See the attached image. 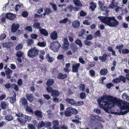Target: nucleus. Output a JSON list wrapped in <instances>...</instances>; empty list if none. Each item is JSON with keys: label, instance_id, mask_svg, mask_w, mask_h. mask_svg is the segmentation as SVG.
<instances>
[{"label": "nucleus", "instance_id": "nucleus-42", "mask_svg": "<svg viewBox=\"0 0 129 129\" xmlns=\"http://www.w3.org/2000/svg\"><path fill=\"white\" fill-rule=\"evenodd\" d=\"M85 85L84 84H80L79 86V89L81 90L84 91L85 90Z\"/></svg>", "mask_w": 129, "mask_h": 129}, {"label": "nucleus", "instance_id": "nucleus-11", "mask_svg": "<svg viewBox=\"0 0 129 129\" xmlns=\"http://www.w3.org/2000/svg\"><path fill=\"white\" fill-rule=\"evenodd\" d=\"M9 105L8 103L4 101H2L1 102V107L3 109H6Z\"/></svg>", "mask_w": 129, "mask_h": 129}, {"label": "nucleus", "instance_id": "nucleus-1", "mask_svg": "<svg viewBox=\"0 0 129 129\" xmlns=\"http://www.w3.org/2000/svg\"><path fill=\"white\" fill-rule=\"evenodd\" d=\"M98 102L100 107L109 113H112V108L116 105L122 110H125L122 112V115L129 112V103L110 95L105 96L100 98Z\"/></svg>", "mask_w": 129, "mask_h": 129}, {"label": "nucleus", "instance_id": "nucleus-12", "mask_svg": "<svg viewBox=\"0 0 129 129\" xmlns=\"http://www.w3.org/2000/svg\"><path fill=\"white\" fill-rule=\"evenodd\" d=\"M80 22L78 20H75L72 22V26L75 28H77L80 26Z\"/></svg>", "mask_w": 129, "mask_h": 129}, {"label": "nucleus", "instance_id": "nucleus-47", "mask_svg": "<svg viewBox=\"0 0 129 129\" xmlns=\"http://www.w3.org/2000/svg\"><path fill=\"white\" fill-rule=\"evenodd\" d=\"M93 36L91 34L88 35L86 38V39L87 40H91L92 39Z\"/></svg>", "mask_w": 129, "mask_h": 129}, {"label": "nucleus", "instance_id": "nucleus-49", "mask_svg": "<svg viewBox=\"0 0 129 129\" xmlns=\"http://www.w3.org/2000/svg\"><path fill=\"white\" fill-rule=\"evenodd\" d=\"M114 83H117L120 82V81L119 78H117L116 79H113L112 81Z\"/></svg>", "mask_w": 129, "mask_h": 129}, {"label": "nucleus", "instance_id": "nucleus-48", "mask_svg": "<svg viewBox=\"0 0 129 129\" xmlns=\"http://www.w3.org/2000/svg\"><path fill=\"white\" fill-rule=\"evenodd\" d=\"M6 35L5 34H2L0 37V40H4L6 37Z\"/></svg>", "mask_w": 129, "mask_h": 129}, {"label": "nucleus", "instance_id": "nucleus-44", "mask_svg": "<svg viewBox=\"0 0 129 129\" xmlns=\"http://www.w3.org/2000/svg\"><path fill=\"white\" fill-rule=\"evenodd\" d=\"M27 127L28 129H35V127L33 125L31 124H28L27 125Z\"/></svg>", "mask_w": 129, "mask_h": 129}, {"label": "nucleus", "instance_id": "nucleus-56", "mask_svg": "<svg viewBox=\"0 0 129 129\" xmlns=\"http://www.w3.org/2000/svg\"><path fill=\"white\" fill-rule=\"evenodd\" d=\"M61 129H69L68 126L65 124H63L60 126Z\"/></svg>", "mask_w": 129, "mask_h": 129}, {"label": "nucleus", "instance_id": "nucleus-41", "mask_svg": "<svg viewBox=\"0 0 129 129\" xmlns=\"http://www.w3.org/2000/svg\"><path fill=\"white\" fill-rule=\"evenodd\" d=\"M68 19L67 18H65L63 19L62 20H60L59 21V23H66L68 20Z\"/></svg>", "mask_w": 129, "mask_h": 129}, {"label": "nucleus", "instance_id": "nucleus-46", "mask_svg": "<svg viewBox=\"0 0 129 129\" xmlns=\"http://www.w3.org/2000/svg\"><path fill=\"white\" fill-rule=\"evenodd\" d=\"M26 30H27L29 31L32 32L33 31V29L31 26H28L26 27L25 28Z\"/></svg>", "mask_w": 129, "mask_h": 129}, {"label": "nucleus", "instance_id": "nucleus-39", "mask_svg": "<svg viewBox=\"0 0 129 129\" xmlns=\"http://www.w3.org/2000/svg\"><path fill=\"white\" fill-rule=\"evenodd\" d=\"M76 43L79 45L80 47H81L82 46V44L81 40H80L77 39L76 41Z\"/></svg>", "mask_w": 129, "mask_h": 129}, {"label": "nucleus", "instance_id": "nucleus-24", "mask_svg": "<svg viewBox=\"0 0 129 129\" xmlns=\"http://www.w3.org/2000/svg\"><path fill=\"white\" fill-rule=\"evenodd\" d=\"M67 77V75L66 74H62L59 73L58 74L57 78L59 79H64Z\"/></svg>", "mask_w": 129, "mask_h": 129}, {"label": "nucleus", "instance_id": "nucleus-59", "mask_svg": "<svg viewBox=\"0 0 129 129\" xmlns=\"http://www.w3.org/2000/svg\"><path fill=\"white\" fill-rule=\"evenodd\" d=\"M72 121L73 122L77 123L78 124L81 123V122L77 119L72 120Z\"/></svg>", "mask_w": 129, "mask_h": 129}, {"label": "nucleus", "instance_id": "nucleus-57", "mask_svg": "<svg viewBox=\"0 0 129 129\" xmlns=\"http://www.w3.org/2000/svg\"><path fill=\"white\" fill-rule=\"evenodd\" d=\"M50 5L52 6L53 9L55 11H56L57 10V7L54 4L50 3Z\"/></svg>", "mask_w": 129, "mask_h": 129}, {"label": "nucleus", "instance_id": "nucleus-32", "mask_svg": "<svg viewBox=\"0 0 129 129\" xmlns=\"http://www.w3.org/2000/svg\"><path fill=\"white\" fill-rule=\"evenodd\" d=\"M33 27L35 28H38L40 29V23L38 22L34 24L33 25Z\"/></svg>", "mask_w": 129, "mask_h": 129}, {"label": "nucleus", "instance_id": "nucleus-45", "mask_svg": "<svg viewBox=\"0 0 129 129\" xmlns=\"http://www.w3.org/2000/svg\"><path fill=\"white\" fill-rule=\"evenodd\" d=\"M85 33L84 30H82L79 33V36H82Z\"/></svg>", "mask_w": 129, "mask_h": 129}, {"label": "nucleus", "instance_id": "nucleus-7", "mask_svg": "<svg viewBox=\"0 0 129 129\" xmlns=\"http://www.w3.org/2000/svg\"><path fill=\"white\" fill-rule=\"evenodd\" d=\"M5 17L10 20H13L15 18L16 16L15 14L9 13L6 14Z\"/></svg>", "mask_w": 129, "mask_h": 129}, {"label": "nucleus", "instance_id": "nucleus-50", "mask_svg": "<svg viewBox=\"0 0 129 129\" xmlns=\"http://www.w3.org/2000/svg\"><path fill=\"white\" fill-rule=\"evenodd\" d=\"M122 52L123 54H128L129 53V50L127 49H123Z\"/></svg>", "mask_w": 129, "mask_h": 129}, {"label": "nucleus", "instance_id": "nucleus-9", "mask_svg": "<svg viewBox=\"0 0 129 129\" xmlns=\"http://www.w3.org/2000/svg\"><path fill=\"white\" fill-rule=\"evenodd\" d=\"M98 4L99 6L100 10H101L103 11L107 9V7L104 6L105 4L104 2L100 1L98 2Z\"/></svg>", "mask_w": 129, "mask_h": 129}, {"label": "nucleus", "instance_id": "nucleus-6", "mask_svg": "<svg viewBox=\"0 0 129 129\" xmlns=\"http://www.w3.org/2000/svg\"><path fill=\"white\" fill-rule=\"evenodd\" d=\"M80 63H76L74 64L72 66V71L73 72H77L78 69L80 68Z\"/></svg>", "mask_w": 129, "mask_h": 129}, {"label": "nucleus", "instance_id": "nucleus-63", "mask_svg": "<svg viewBox=\"0 0 129 129\" xmlns=\"http://www.w3.org/2000/svg\"><path fill=\"white\" fill-rule=\"evenodd\" d=\"M10 68L12 70L15 69L16 67L15 65L14 64H10Z\"/></svg>", "mask_w": 129, "mask_h": 129}, {"label": "nucleus", "instance_id": "nucleus-28", "mask_svg": "<svg viewBox=\"0 0 129 129\" xmlns=\"http://www.w3.org/2000/svg\"><path fill=\"white\" fill-rule=\"evenodd\" d=\"M54 82V80L53 79H49L47 82L46 83V84L48 86H52Z\"/></svg>", "mask_w": 129, "mask_h": 129}, {"label": "nucleus", "instance_id": "nucleus-21", "mask_svg": "<svg viewBox=\"0 0 129 129\" xmlns=\"http://www.w3.org/2000/svg\"><path fill=\"white\" fill-rule=\"evenodd\" d=\"M51 38L53 40L56 39L57 37L56 32L55 31L52 32L50 35Z\"/></svg>", "mask_w": 129, "mask_h": 129}, {"label": "nucleus", "instance_id": "nucleus-43", "mask_svg": "<svg viewBox=\"0 0 129 129\" xmlns=\"http://www.w3.org/2000/svg\"><path fill=\"white\" fill-rule=\"evenodd\" d=\"M46 89L48 92L51 93L53 90L52 88L49 86L46 88Z\"/></svg>", "mask_w": 129, "mask_h": 129}, {"label": "nucleus", "instance_id": "nucleus-54", "mask_svg": "<svg viewBox=\"0 0 129 129\" xmlns=\"http://www.w3.org/2000/svg\"><path fill=\"white\" fill-rule=\"evenodd\" d=\"M12 87L16 91H17L18 90V87L17 85L14 84L12 85Z\"/></svg>", "mask_w": 129, "mask_h": 129}, {"label": "nucleus", "instance_id": "nucleus-18", "mask_svg": "<svg viewBox=\"0 0 129 129\" xmlns=\"http://www.w3.org/2000/svg\"><path fill=\"white\" fill-rule=\"evenodd\" d=\"M108 72L107 69H103L100 70V73L101 75H104L107 74Z\"/></svg>", "mask_w": 129, "mask_h": 129}, {"label": "nucleus", "instance_id": "nucleus-62", "mask_svg": "<svg viewBox=\"0 0 129 129\" xmlns=\"http://www.w3.org/2000/svg\"><path fill=\"white\" fill-rule=\"evenodd\" d=\"M25 121H29L31 120V118L30 117L25 116Z\"/></svg>", "mask_w": 129, "mask_h": 129}, {"label": "nucleus", "instance_id": "nucleus-58", "mask_svg": "<svg viewBox=\"0 0 129 129\" xmlns=\"http://www.w3.org/2000/svg\"><path fill=\"white\" fill-rule=\"evenodd\" d=\"M26 111H28L29 112L32 113L33 112V111L31 109V108L28 107H27L26 108Z\"/></svg>", "mask_w": 129, "mask_h": 129}, {"label": "nucleus", "instance_id": "nucleus-29", "mask_svg": "<svg viewBox=\"0 0 129 129\" xmlns=\"http://www.w3.org/2000/svg\"><path fill=\"white\" fill-rule=\"evenodd\" d=\"M122 98L126 100L127 101L129 100V96L126 93H124L122 95Z\"/></svg>", "mask_w": 129, "mask_h": 129}, {"label": "nucleus", "instance_id": "nucleus-23", "mask_svg": "<svg viewBox=\"0 0 129 129\" xmlns=\"http://www.w3.org/2000/svg\"><path fill=\"white\" fill-rule=\"evenodd\" d=\"M107 55V54H104L103 56H100L99 59L101 60H102L103 62H104L106 60V57Z\"/></svg>", "mask_w": 129, "mask_h": 129}, {"label": "nucleus", "instance_id": "nucleus-34", "mask_svg": "<svg viewBox=\"0 0 129 129\" xmlns=\"http://www.w3.org/2000/svg\"><path fill=\"white\" fill-rule=\"evenodd\" d=\"M69 46L68 42V41H66V42L64 43V46L63 47V49L65 50H67L68 49Z\"/></svg>", "mask_w": 129, "mask_h": 129}, {"label": "nucleus", "instance_id": "nucleus-14", "mask_svg": "<svg viewBox=\"0 0 129 129\" xmlns=\"http://www.w3.org/2000/svg\"><path fill=\"white\" fill-rule=\"evenodd\" d=\"M67 110L71 114H76L78 113L76 109L71 107L68 108Z\"/></svg>", "mask_w": 129, "mask_h": 129}, {"label": "nucleus", "instance_id": "nucleus-3", "mask_svg": "<svg viewBox=\"0 0 129 129\" xmlns=\"http://www.w3.org/2000/svg\"><path fill=\"white\" fill-rule=\"evenodd\" d=\"M39 52V50L36 47H34L29 50L27 55L30 58H34L38 54Z\"/></svg>", "mask_w": 129, "mask_h": 129}, {"label": "nucleus", "instance_id": "nucleus-17", "mask_svg": "<svg viewBox=\"0 0 129 129\" xmlns=\"http://www.w3.org/2000/svg\"><path fill=\"white\" fill-rule=\"evenodd\" d=\"M60 94V93L57 90H53L52 93H51V95L52 96L55 97V96H58Z\"/></svg>", "mask_w": 129, "mask_h": 129}, {"label": "nucleus", "instance_id": "nucleus-15", "mask_svg": "<svg viewBox=\"0 0 129 129\" xmlns=\"http://www.w3.org/2000/svg\"><path fill=\"white\" fill-rule=\"evenodd\" d=\"M19 27V26L18 25L13 24L12 26V32L13 33H15Z\"/></svg>", "mask_w": 129, "mask_h": 129}, {"label": "nucleus", "instance_id": "nucleus-2", "mask_svg": "<svg viewBox=\"0 0 129 129\" xmlns=\"http://www.w3.org/2000/svg\"><path fill=\"white\" fill-rule=\"evenodd\" d=\"M103 23L111 27H115L119 25V22L114 17H105L99 16L98 17Z\"/></svg>", "mask_w": 129, "mask_h": 129}, {"label": "nucleus", "instance_id": "nucleus-13", "mask_svg": "<svg viewBox=\"0 0 129 129\" xmlns=\"http://www.w3.org/2000/svg\"><path fill=\"white\" fill-rule=\"evenodd\" d=\"M5 73L7 75V78L9 79L11 78V75L12 74V70L9 68H8L5 71Z\"/></svg>", "mask_w": 129, "mask_h": 129}, {"label": "nucleus", "instance_id": "nucleus-10", "mask_svg": "<svg viewBox=\"0 0 129 129\" xmlns=\"http://www.w3.org/2000/svg\"><path fill=\"white\" fill-rule=\"evenodd\" d=\"M26 98L27 100L31 102L34 100V97L32 94L27 93L26 94Z\"/></svg>", "mask_w": 129, "mask_h": 129}, {"label": "nucleus", "instance_id": "nucleus-33", "mask_svg": "<svg viewBox=\"0 0 129 129\" xmlns=\"http://www.w3.org/2000/svg\"><path fill=\"white\" fill-rule=\"evenodd\" d=\"M40 31L41 34L44 35L45 36H47L48 35V33L47 32L46 30L45 29H40Z\"/></svg>", "mask_w": 129, "mask_h": 129}, {"label": "nucleus", "instance_id": "nucleus-16", "mask_svg": "<svg viewBox=\"0 0 129 129\" xmlns=\"http://www.w3.org/2000/svg\"><path fill=\"white\" fill-rule=\"evenodd\" d=\"M45 125V123L43 121H40L38 124L37 128L40 129L44 127Z\"/></svg>", "mask_w": 129, "mask_h": 129}, {"label": "nucleus", "instance_id": "nucleus-51", "mask_svg": "<svg viewBox=\"0 0 129 129\" xmlns=\"http://www.w3.org/2000/svg\"><path fill=\"white\" fill-rule=\"evenodd\" d=\"M80 16H84L87 15V13L83 11H82L80 13Z\"/></svg>", "mask_w": 129, "mask_h": 129}, {"label": "nucleus", "instance_id": "nucleus-30", "mask_svg": "<svg viewBox=\"0 0 129 129\" xmlns=\"http://www.w3.org/2000/svg\"><path fill=\"white\" fill-rule=\"evenodd\" d=\"M21 100L22 103L25 107L27 106L28 105L27 101L25 98L24 97L23 98L21 99Z\"/></svg>", "mask_w": 129, "mask_h": 129}, {"label": "nucleus", "instance_id": "nucleus-53", "mask_svg": "<svg viewBox=\"0 0 129 129\" xmlns=\"http://www.w3.org/2000/svg\"><path fill=\"white\" fill-rule=\"evenodd\" d=\"M34 42L32 39H28L27 40V43L29 45H31L34 43Z\"/></svg>", "mask_w": 129, "mask_h": 129}, {"label": "nucleus", "instance_id": "nucleus-40", "mask_svg": "<svg viewBox=\"0 0 129 129\" xmlns=\"http://www.w3.org/2000/svg\"><path fill=\"white\" fill-rule=\"evenodd\" d=\"M23 7V5L22 4L17 5L15 6V9L16 11H17L19 9Z\"/></svg>", "mask_w": 129, "mask_h": 129}, {"label": "nucleus", "instance_id": "nucleus-19", "mask_svg": "<svg viewBox=\"0 0 129 129\" xmlns=\"http://www.w3.org/2000/svg\"><path fill=\"white\" fill-rule=\"evenodd\" d=\"M90 8L92 11H94L96 7V3L93 2H91L90 3Z\"/></svg>", "mask_w": 129, "mask_h": 129}, {"label": "nucleus", "instance_id": "nucleus-55", "mask_svg": "<svg viewBox=\"0 0 129 129\" xmlns=\"http://www.w3.org/2000/svg\"><path fill=\"white\" fill-rule=\"evenodd\" d=\"M79 62L83 64H84L85 63V61L81 57H79Z\"/></svg>", "mask_w": 129, "mask_h": 129}, {"label": "nucleus", "instance_id": "nucleus-22", "mask_svg": "<svg viewBox=\"0 0 129 129\" xmlns=\"http://www.w3.org/2000/svg\"><path fill=\"white\" fill-rule=\"evenodd\" d=\"M46 58L48 61L50 63L52 62L54 60V58L50 56L49 54H48L46 55Z\"/></svg>", "mask_w": 129, "mask_h": 129}, {"label": "nucleus", "instance_id": "nucleus-64", "mask_svg": "<svg viewBox=\"0 0 129 129\" xmlns=\"http://www.w3.org/2000/svg\"><path fill=\"white\" fill-rule=\"evenodd\" d=\"M28 15V13L27 12L24 11L22 13V16L24 17H26Z\"/></svg>", "mask_w": 129, "mask_h": 129}, {"label": "nucleus", "instance_id": "nucleus-26", "mask_svg": "<svg viewBox=\"0 0 129 129\" xmlns=\"http://www.w3.org/2000/svg\"><path fill=\"white\" fill-rule=\"evenodd\" d=\"M117 4L116 2H111L108 8H109L113 9L114 8L116 7L117 6Z\"/></svg>", "mask_w": 129, "mask_h": 129}, {"label": "nucleus", "instance_id": "nucleus-20", "mask_svg": "<svg viewBox=\"0 0 129 129\" xmlns=\"http://www.w3.org/2000/svg\"><path fill=\"white\" fill-rule=\"evenodd\" d=\"M16 94H15L12 97L10 98V102L12 104H13L16 101Z\"/></svg>", "mask_w": 129, "mask_h": 129}, {"label": "nucleus", "instance_id": "nucleus-37", "mask_svg": "<svg viewBox=\"0 0 129 129\" xmlns=\"http://www.w3.org/2000/svg\"><path fill=\"white\" fill-rule=\"evenodd\" d=\"M23 47V45L21 44H20L16 47L15 49L16 50H20L22 49Z\"/></svg>", "mask_w": 129, "mask_h": 129}, {"label": "nucleus", "instance_id": "nucleus-27", "mask_svg": "<svg viewBox=\"0 0 129 129\" xmlns=\"http://www.w3.org/2000/svg\"><path fill=\"white\" fill-rule=\"evenodd\" d=\"M73 2L76 6L81 7L82 4L79 0H74Z\"/></svg>", "mask_w": 129, "mask_h": 129}, {"label": "nucleus", "instance_id": "nucleus-5", "mask_svg": "<svg viewBox=\"0 0 129 129\" xmlns=\"http://www.w3.org/2000/svg\"><path fill=\"white\" fill-rule=\"evenodd\" d=\"M66 101L69 103L75 106H80L83 105V103L82 101L76 102L74 99L67 98L66 100Z\"/></svg>", "mask_w": 129, "mask_h": 129}, {"label": "nucleus", "instance_id": "nucleus-61", "mask_svg": "<svg viewBox=\"0 0 129 129\" xmlns=\"http://www.w3.org/2000/svg\"><path fill=\"white\" fill-rule=\"evenodd\" d=\"M17 84L19 86H20L22 84V80L21 79H19L17 81Z\"/></svg>", "mask_w": 129, "mask_h": 129}, {"label": "nucleus", "instance_id": "nucleus-36", "mask_svg": "<svg viewBox=\"0 0 129 129\" xmlns=\"http://www.w3.org/2000/svg\"><path fill=\"white\" fill-rule=\"evenodd\" d=\"M46 43L45 42H38L37 45L40 47H43L46 45Z\"/></svg>", "mask_w": 129, "mask_h": 129}, {"label": "nucleus", "instance_id": "nucleus-25", "mask_svg": "<svg viewBox=\"0 0 129 129\" xmlns=\"http://www.w3.org/2000/svg\"><path fill=\"white\" fill-rule=\"evenodd\" d=\"M35 114L36 116L39 117L41 118L43 116L42 112L40 111L37 110L35 112Z\"/></svg>", "mask_w": 129, "mask_h": 129}, {"label": "nucleus", "instance_id": "nucleus-8", "mask_svg": "<svg viewBox=\"0 0 129 129\" xmlns=\"http://www.w3.org/2000/svg\"><path fill=\"white\" fill-rule=\"evenodd\" d=\"M52 124L53 125V129H60V127L58 126L59 122L58 120H55L53 121Z\"/></svg>", "mask_w": 129, "mask_h": 129}, {"label": "nucleus", "instance_id": "nucleus-31", "mask_svg": "<svg viewBox=\"0 0 129 129\" xmlns=\"http://www.w3.org/2000/svg\"><path fill=\"white\" fill-rule=\"evenodd\" d=\"M6 119L8 121H11L13 120V118L12 116L11 115H8L5 117Z\"/></svg>", "mask_w": 129, "mask_h": 129}, {"label": "nucleus", "instance_id": "nucleus-60", "mask_svg": "<svg viewBox=\"0 0 129 129\" xmlns=\"http://www.w3.org/2000/svg\"><path fill=\"white\" fill-rule=\"evenodd\" d=\"M31 37L32 38L36 39L38 37V36L36 34H33L31 35Z\"/></svg>", "mask_w": 129, "mask_h": 129}, {"label": "nucleus", "instance_id": "nucleus-38", "mask_svg": "<svg viewBox=\"0 0 129 129\" xmlns=\"http://www.w3.org/2000/svg\"><path fill=\"white\" fill-rule=\"evenodd\" d=\"M119 79L120 81H122L124 83H125L126 81L125 77L122 76H119Z\"/></svg>", "mask_w": 129, "mask_h": 129}, {"label": "nucleus", "instance_id": "nucleus-4", "mask_svg": "<svg viewBox=\"0 0 129 129\" xmlns=\"http://www.w3.org/2000/svg\"><path fill=\"white\" fill-rule=\"evenodd\" d=\"M60 46V44L58 41H54L51 43L50 48L53 51L57 52Z\"/></svg>", "mask_w": 129, "mask_h": 129}, {"label": "nucleus", "instance_id": "nucleus-35", "mask_svg": "<svg viewBox=\"0 0 129 129\" xmlns=\"http://www.w3.org/2000/svg\"><path fill=\"white\" fill-rule=\"evenodd\" d=\"M23 54L24 53L23 52H21L20 51H18L17 52L16 55L17 57H21Z\"/></svg>", "mask_w": 129, "mask_h": 129}, {"label": "nucleus", "instance_id": "nucleus-52", "mask_svg": "<svg viewBox=\"0 0 129 129\" xmlns=\"http://www.w3.org/2000/svg\"><path fill=\"white\" fill-rule=\"evenodd\" d=\"M89 73L90 75L92 77H93L95 75V73L94 70H91L89 71Z\"/></svg>", "mask_w": 129, "mask_h": 129}]
</instances>
